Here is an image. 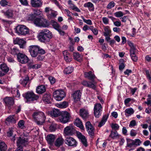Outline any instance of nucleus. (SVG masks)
<instances>
[{
  "mask_svg": "<svg viewBox=\"0 0 151 151\" xmlns=\"http://www.w3.org/2000/svg\"><path fill=\"white\" fill-rule=\"evenodd\" d=\"M52 37V32L49 30L45 29L40 31L39 34L38 38L40 42L46 43L49 42Z\"/></svg>",
  "mask_w": 151,
  "mask_h": 151,
  "instance_id": "1",
  "label": "nucleus"
},
{
  "mask_svg": "<svg viewBox=\"0 0 151 151\" xmlns=\"http://www.w3.org/2000/svg\"><path fill=\"white\" fill-rule=\"evenodd\" d=\"M29 51L31 56L33 58L37 56L38 54H45V51L37 45H31L29 47Z\"/></svg>",
  "mask_w": 151,
  "mask_h": 151,
  "instance_id": "2",
  "label": "nucleus"
},
{
  "mask_svg": "<svg viewBox=\"0 0 151 151\" xmlns=\"http://www.w3.org/2000/svg\"><path fill=\"white\" fill-rule=\"evenodd\" d=\"M32 116L36 123L39 125H42L45 120L44 113L41 112H35L33 114Z\"/></svg>",
  "mask_w": 151,
  "mask_h": 151,
  "instance_id": "3",
  "label": "nucleus"
},
{
  "mask_svg": "<svg viewBox=\"0 0 151 151\" xmlns=\"http://www.w3.org/2000/svg\"><path fill=\"white\" fill-rule=\"evenodd\" d=\"M34 23L36 26L40 27H46L49 25L47 20L42 16L36 18L34 21Z\"/></svg>",
  "mask_w": 151,
  "mask_h": 151,
  "instance_id": "4",
  "label": "nucleus"
},
{
  "mask_svg": "<svg viewBox=\"0 0 151 151\" xmlns=\"http://www.w3.org/2000/svg\"><path fill=\"white\" fill-rule=\"evenodd\" d=\"M16 31L19 35H25L29 33V29L25 26L23 25L17 26L16 28Z\"/></svg>",
  "mask_w": 151,
  "mask_h": 151,
  "instance_id": "5",
  "label": "nucleus"
},
{
  "mask_svg": "<svg viewBox=\"0 0 151 151\" xmlns=\"http://www.w3.org/2000/svg\"><path fill=\"white\" fill-rule=\"evenodd\" d=\"M25 98L28 101L37 100L39 98L38 95L35 94L32 91H28L25 94Z\"/></svg>",
  "mask_w": 151,
  "mask_h": 151,
  "instance_id": "6",
  "label": "nucleus"
},
{
  "mask_svg": "<svg viewBox=\"0 0 151 151\" xmlns=\"http://www.w3.org/2000/svg\"><path fill=\"white\" fill-rule=\"evenodd\" d=\"M65 94L62 90H57L53 92V97L57 101H60L65 97Z\"/></svg>",
  "mask_w": 151,
  "mask_h": 151,
  "instance_id": "7",
  "label": "nucleus"
},
{
  "mask_svg": "<svg viewBox=\"0 0 151 151\" xmlns=\"http://www.w3.org/2000/svg\"><path fill=\"white\" fill-rule=\"evenodd\" d=\"M70 116L68 112L67 111H63L59 115V119L61 122L65 124L68 122Z\"/></svg>",
  "mask_w": 151,
  "mask_h": 151,
  "instance_id": "8",
  "label": "nucleus"
},
{
  "mask_svg": "<svg viewBox=\"0 0 151 151\" xmlns=\"http://www.w3.org/2000/svg\"><path fill=\"white\" fill-rule=\"evenodd\" d=\"M86 127L87 131L91 137L93 138L94 135V130L93 127L90 122L86 123Z\"/></svg>",
  "mask_w": 151,
  "mask_h": 151,
  "instance_id": "9",
  "label": "nucleus"
},
{
  "mask_svg": "<svg viewBox=\"0 0 151 151\" xmlns=\"http://www.w3.org/2000/svg\"><path fill=\"white\" fill-rule=\"evenodd\" d=\"M102 109V107L101 104L96 103L95 105L93 110L94 115L96 117H99L101 115Z\"/></svg>",
  "mask_w": 151,
  "mask_h": 151,
  "instance_id": "10",
  "label": "nucleus"
},
{
  "mask_svg": "<svg viewBox=\"0 0 151 151\" xmlns=\"http://www.w3.org/2000/svg\"><path fill=\"white\" fill-rule=\"evenodd\" d=\"M17 144L18 146H25L28 144V139L27 137L26 136H21L18 138Z\"/></svg>",
  "mask_w": 151,
  "mask_h": 151,
  "instance_id": "11",
  "label": "nucleus"
},
{
  "mask_svg": "<svg viewBox=\"0 0 151 151\" xmlns=\"http://www.w3.org/2000/svg\"><path fill=\"white\" fill-rule=\"evenodd\" d=\"M18 61L22 64H25L28 62L29 60L28 57L24 54L20 53L17 56Z\"/></svg>",
  "mask_w": 151,
  "mask_h": 151,
  "instance_id": "12",
  "label": "nucleus"
},
{
  "mask_svg": "<svg viewBox=\"0 0 151 151\" xmlns=\"http://www.w3.org/2000/svg\"><path fill=\"white\" fill-rule=\"evenodd\" d=\"M64 133L66 135H72L75 132V129L72 124H70L65 127L64 130Z\"/></svg>",
  "mask_w": 151,
  "mask_h": 151,
  "instance_id": "13",
  "label": "nucleus"
},
{
  "mask_svg": "<svg viewBox=\"0 0 151 151\" xmlns=\"http://www.w3.org/2000/svg\"><path fill=\"white\" fill-rule=\"evenodd\" d=\"M18 119L14 115H12L9 116L6 119L5 121V123L8 125L11 124L15 123Z\"/></svg>",
  "mask_w": 151,
  "mask_h": 151,
  "instance_id": "14",
  "label": "nucleus"
},
{
  "mask_svg": "<svg viewBox=\"0 0 151 151\" xmlns=\"http://www.w3.org/2000/svg\"><path fill=\"white\" fill-rule=\"evenodd\" d=\"M65 143L70 146H76L77 142L76 140L71 137H67L65 140Z\"/></svg>",
  "mask_w": 151,
  "mask_h": 151,
  "instance_id": "15",
  "label": "nucleus"
},
{
  "mask_svg": "<svg viewBox=\"0 0 151 151\" xmlns=\"http://www.w3.org/2000/svg\"><path fill=\"white\" fill-rule=\"evenodd\" d=\"M14 99L11 97H6L4 99V101L6 106L11 108L14 104Z\"/></svg>",
  "mask_w": 151,
  "mask_h": 151,
  "instance_id": "16",
  "label": "nucleus"
},
{
  "mask_svg": "<svg viewBox=\"0 0 151 151\" xmlns=\"http://www.w3.org/2000/svg\"><path fill=\"white\" fill-rule=\"evenodd\" d=\"M81 83L83 86L86 87L91 88L94 90L96 89V88L95 85L92 82L84 80Z\"/></svg>",
  "mask_w": 151,
  "mask_h": 151,
  "instance_id": "17",
  "label": "nucleus"
},
{
  "mask_svg": "<svg viewBox=\"0 0 151 151\" xmlns=\"http://www.w3.org/2000/svg\"><path fill=\"white\" fill-rule=\"evenodd\" d=\"M31 4L34 7H40L42 5L41 0H31Z\"/></svg>",
  "mask_w": 151,
  "mask_h": 151,
  "instance_id": "18",
  "label": "nucleus"
},
{
  "mask_svg": "<svg viewBox=\"0 0 151 151\" xmlns=\"http://www.w3.org/2000/svg\"><path fill=\"white\" fill-rule=\"evenodd\" d=\"M14 42L15 44H18L20 48H24L25 42L24 40L21 39H16L14 40Z\"/></svg>",
  "mask_w": 151,
  "mask_h": 151,
  "instance_id": "19",
  "label": "nucleus"
},
{
  "mask_svg": "<svg viewBox=\"0 0 151 151\" xmlns=\"http://www.w3.org/2000/svg\"><path fill=\"white\" fill-rule=\"evenodd\" d=\"M85 77L93 81L96 78L94 73L91 71L88 72H85L84 73Z\"/></svg>",
  "mask_w": 151,
  "mask_h": 151,
  "instance_id": "20",
  "label": "nucleus"
},
{
  "mask_svg": "<svg viewBox=\"0 0 151 151\" xmlns=\"http://www.w3.org/2000/svg\"><path fill=\"white\" fill-rule=\"evenodd\" d=\"M81 94L80 91H77L73 94L72 96L75 101H78L80 99Z\"/></svg>",
  "mask_w": 151,
  "mask_h": 151,
  "instance_id": "21",
  "label": "nucleus"
},
{
  "mask_svg": "<svg viewBox=\"0 0 151 151\" xmlns=\"http://www.w3.org/2000/svg\"><path fill=\"white\" fill-rule=\"evenodd\" d=\"M65 60L67 62H69L71 61L72 58L70 53L66 50L63 52Z\"/></svg>",
  "mask_w": 151,
  "mask_h": 151,
  "instance_id": "22",
  "label": "nucleus"
},
{
  "mask_svg": "<svg viewBox=\"0 0 151 151\" xmlns=\"http://www.w3.org/2000/svg\"><path fill=\"white\" fill-rule=\"evenodd\" d=\"M55 137V135L53 134H49L46 137V140L47 142L50 145H51L54 142Z\"/></svg>",
  "mask_w": 151,
  "mask_h": 151,
  "instance_id": "23",
  "label": "nucleus"
},
{
  "mask_svg": "<svg viewBox=\"0 0 151 151\" xmlns=\"http://www.w3.org/2000/svg\"><path fill=\"white\" fill-rule=\"evenodd\" d=\"M120 136V135L118 134L116 130H112L109 135V137H110L113 139H117Z\"/></svg>",
  "mask_w": 151,
  "mask_h": 151,
  "instance_id": "24",
  "label": "nucleus"
},
{
  "mask_svg": "<svg viewBox=\"0 0 151 151\" xmlns=\"http://www.w3.org/2000/svg\"><path fill=\"white\" fill-rule=\"evenodd\" d=\"M74 59L79 62L82 61L83 56L78 52H74L73 53Z\"/></svg>",
  "mask_w": 151,
  "mask_h": 151,
  "instance_id": "25",
  "label": "nucleus"
},
{
  "mask_svg": "<svg viewBox=\"0 0 151 151\" xmlns=\"http://www.w3.org/2000/svg\"><path fill=\"white\" fill-rule=\"evenodd\" d=\"M2 12L4 15L9 18H12L13 16V11L11 9H9L6 12L3 11Z\"/></svg>",
  "mask_w": 151,
  "mask_h": 151,
  "instance_id": "26",
  "label": "nucleus"
},
{
  "mask_svg": "<svg viewBox=\"0 0 151 151\" xmlns=\"http://www.w3.org/2000/svg\"><path fill=\"white\" fill-rule=\"evenodd\" d=\"M75 124L82 130H84L82 123L79 118H77L74 122Z\"/></svg>",
  "mask_w": 151,
  "mask_h": 151,
  "instance_id": "27",
  "label": "nucleus"
},
{
  "mask_svg": "<svg viewBox=\"0 0 151 151\" xmlns=\"http://www.w3.org/2000/svg\"><path fill=\"white\" fill-rule=\"evenodd\" d=\"M41 65L40 64H34L32 62L29 63V68L30 69H37L40 68Z\"/></svg>",
  "mask_w": 151,
  "mask_h": 151,
  "instance_id": "28",
  "label": "nucleus"
},
{
  "mask_svg": "<svg viewBox=\"0 0 151 151\" xmlns=\"http://www.w3.org/2000/svg\"><path fill=\"white\" fill-rule=\"evenodd\" d=\"M64 140L61 137L58 138L55 142V145L57 147H59L62 145L63 143Z\"/></svg>",
  "mask_w": 151,
  "mask_h": 151,
  "instance_id": "29",
  "label": "nucleus"
},
{
  "mask_svg": "<svg viewBox=\"0 0 151 151\" xmlns=\"http://www.w3.org/2000/svg\"><path fill=\"white\" fill-rule=\"evenodd\" d=\"M83 6L86 8H88L90 11H93L94 8L93 4L91 2H88L84 4Z\"/></svg>",
  "mask_w": 151,
  "mask_h": 151,
  "instance_id": "30",
  "label": "nucleus"
},
{
  "mask_svg": "<svg viewBox=\"0 0 151 151\" xmlns=\"http://www.w3.org/2000/svg\"><path fill=\"white\" fill-rule=\"evenodd\" d=\"M45 87L43 85L37 86L36 88L37 92L39 94H42L45 92Z\"/></svg>",
  "mask_w": 151,
  "mask_h": 151,
  "instance_id": "31",
  "label": "nucleus"
},
{
  "mask_svg": "<svg viewBox=\"0 0 151 151\" xmlns=\"http://www.w3.org/2000/svg\"><path fill=\"white\" fill-rule=\"evenodd\" d=\"M80 114L82 117L85 118L88 116V111L84 109H81L80 110Z\"/></svg>",
  "mask_w": 151,
  "mask_h": 151,
  "instance_id": "32",
  "label": "nucleus"
},
{
  "mask_svg": "<svg viewBox=\"0 0 151 151\" xmlns=\"http://www.w3.org/2000/svg\"><path fill=\"white\" fill-rule=\"evenodd\" d=\"M60 114V111L58 109H54L50 112V115L52 117H57Z\"/></svg>",
  "mask_w": 151,
  "mask_h": 151,
  "instance_id": "33",
  "label": "nucleus"
},
{
  "mask_svg": "<svg viewBox=\"0 0 151 151\" xmlns=\"http://www.w3.org/2000/svg\"><path fill=\"white\" fill-rule=\"evenodd\" d=\"M104 32H103V34L104 36H110L111 31L109 26H104Z\"/></svg>",
  "mask_w": 151,
  "mask_h": 151,
  "instance_id": "34",
  "label": "nucleus"
},
{
  "mask_svg": "<svg viewBox=\"0 0 151 151\" xmlns=\"http://www.w3.org/2000/svg\"><path fill=\"white\" fill-rule=\"evenodd\" d=\"M43 100L47 103H49L50 102L51 100V95L50 93H46L44 95L42 98Z\"/></svg>",
  "mask_w": 151,
  "mask_h": 151,
  "instance_id": "35",
  "label": "nucleus"
},
{
  "mask_svg": "<svg viewBox=\"0 0 151 151\" xmlns=\"http://www.w3.org/2000/svg\"><path fill=\"white\" fill-rule=\"evenodd\" d=\"M29 80L28 76L27 75L23 80H21L19 82L23 86L25 87Z\"/></svg>",
  "mask_w": 151,
  "mask_h": 151,
  "instance_id": "36",
  "label": "nucleus"
},
{
  "mask_svg": "<svg viewBox=\"0 0 151 151\" xmlns=\"http://www.w3.org/2000/svg\"><path fill=\"white\" fill-rule=\"evenodd\" d=\"M79 138L81 139L83 144L86 147L87 146V141L85 136L80 133L78 134Z\"/></svg>",
  "mask_w": 151,
  "mask_h": 151,
  "instance_id": "37",
  "label": "nucleus"
},
{
  "mask_svg": "<svg viewBox=\"0 0 151 151\" xmlns=\"http://www.w3.org/2000/svg\"><path fill=\"white\" fill-rule=\"evenodd\" d=\"M68 104L66 101H63L62 103L56 104V106L60 108H65L67 107L68 106Z\"/></svg>",
  "mask_w": 151,
  "mask_h": 151,
  "instance_id": "38",
  "label": "nucleus"
},
{
  "mask_svg": "<svg viewBox=\"0 0 151 151\" xmlns=\"http://www.w3.org/2000/svg\"><path fill=\"white\" fill-rule=\"evenodd\" d=\"M108 116L106 115L103 116L101 122H100L98 126L99 127H101L105 124L107 119Z\"/></svg>",
  "mask_w": 151,
  "mask_h": 151,
  "instance_id": "39",
  "label": "nucleus"
},
{
  "mask_svg": "<svg viewBox=\"0 0 151 151\" xmlns=\"http://www.w3.org/2000/svg\"><path fill=\"white\" fill-rule=\"evenodd\" d=\"M133 109L132 108H129L126 109L125 111V115L127 116L131 115L134 113Z\"/></svg>",
  "mask_w": 151,
  "mask_h": 151,
  "instance_id": "40",
  "label": "nucleus"
},
{
  "mask_svg": "<svg viewBox=\"0 0 151 151\" xmlns=\"http://www.w3.org/2000/svg\"><path fill=\"white\" fill-rule=\"evenodd\" d=\"M1 68L3 72L6 73L8 72L9 70V67H7L5 63L1 65Z\"/></svg>",
  "mask_w": 151,
  "mask_h": 151,
  "instance_id": "41",
  "label": "nucleus"
},
{
  "mask_svg": "<svg viewBox=\"0 0 151 151\" xmlns=\"http://www.w3.org/2000/svg\"><path fill=\"white\" fill-rule=\"evenodd\" d=\"M7 146L4 142H0V150L1 151H5Z\"/></svg>",
  "mask_w": 151,
  "mask_h": 151,
  "instance_id": "42",
  "label": "nucleus"
},
{
  "mask_svg": "<svg viewBox=\"0 0 151 151\" xmlns=\"http://www.w3.org/2000/svg\"><path fill=\"white\" fill-rule=\"evenodd\" d=\"M73 70V68L72 67H68L66 68L64 71V73L68 74L71 73Z\"/></svg>",
  "mask_w": 151,
  "mask_h": 151,
  "instance_id": "43",
  "label": "nucleus"
},
{
  "mask_svg": "<svg viewBox=\"0 0 151 151\" xmlns=\"http://www.w3.org/2000/svg\"><path fill=\"white\" fill-rule=\"evenodd\" d=\"M127 146L130 147H131L133 146H134V140L130 139H127Z\"/></svg>",
  "mask_w": 151,
  "mask_h": 151,
  "instance_id": "44",
  "label": "nucleus"
},
{
  "mask_svg": "<svg viewBox=\"0 0 151 151\" xmlns=\"http://www.w3.org/2000/svg\"><path fill=\"white\" fill-rule=\"evenodd\" d=\"M70 8L72 10H74L78 12H80L81 10L73 4H71L69 6Z\"/></svg>",
  "mask_w": 151,
  "mask_h": 151,
  "instance_id": "45",
  "label": "nucleus"
},
{
  "mask_svg": "<svg viewBox=\"0 0 151 151\" xmlns=\"http://www.w3.org/2000/svg\"><path fill=\"white\" fill-rule=\"evenodd\" d=\"M11 53L14 55H17L18 54H20L19 50L16 48H13L12 49L11 51Z\"/></svg>",
  "mask_w": 151,
  "mask_h": 151,
  "instance_id": "46",
  "label": "nucleus"
},
{
  "mask_svg": "<svg viewBox=\"0 0 151 151\" xmlns=\"http://www.w3.org/2000/svg\"><path fill=\"white\" fill-rule=\"evenodd\" d=\"M24 124V121L22 120H20L19 121L18 124L19 127L22 129H23L25 127Z\"/></svg>",
  "mask_w": 151,
  "mask_h": 151,
  "instance_id": "47",
  "label": "nucleus"
},
{
  "mask_svg": "<svg viewBox=\"0 0 151 151\" xmlns=\"http://www.w3.org/2000/svg\"><path fill=\"white\" fill-rule=\"evenodd\" d=\"M114 14L117 17H120L123 16L124 14L122 12L118 11L115 12Z\"/></svg>",
  "mask_w": 151,
  "mask_h": 151,
  "instance_id": "48",
  "label": "nucleus"
},
{
  "mask_svg": "<svg viewBox=\"0 0 151 151\" xmlns=\"http://www.w3.org/2000/svg\"><path fill=\"white\" fill-rule=\"evenodd\" d=\"M52 25L53 28L57 30H58L60 28L59 24L56 22H52Z\"/></svg>",
  "mask_w": 151,
  "mask_h": 151,
  "instance_id": "49",
  "label": "nucleus"
},
{
  "mask_svg": "<svg viewBox=\"0 0 151 151\" xmlns=\"http://www.w3.org/2000/svg\"><path fill=\"white\" fill-rule=\"evenodd\" d=\"M33 12L34 14L37 16H41L42 15V12L40 11L38 9H34Z\"/></svg>",
  "mask_w": 151,
  "mask_h": 151,
  "instance_id": "50",
  "label": "nucleus"
},
{
  "mask_svg": "<svg viewBox=\"0 0 151 151\" xmlns=\"http://www.w3.org/2000/svg\"><path fill=\"white\" fill-rule=\"evenodd\" d=\"M57 125L56 124H52L49 127V129L50 131L53 132L56 129Z\"/></svg>",
  "mask_w": 151,
  "mask_h": 151,
  "instance_id": "51",
  "label": "nucleus"
},
{
  "mask_svg": "<svg viewBox=\"0 0 151 151\" xmlns=\"http://www.w3.org/2000/svg\"><path fill=\"white\" fill-rule=\"evenodd\" d=\"M111 127L112 128L114 129V130H118L119 128V125L116 123H112L111 125Z\"/></svg>",
  "mask_w": 151,
  "mask_h": 151,
  "instance_id": "52",
  "label": "nucleus"
},
{
  "mask_svg": "<svg viewBox=\"0 0 151 151\" xmlns=\"http://www.w3.org/2000/svg\"><path fill=\"white\" fill-rule=\"evenodd\" d=\"M14 128L12 127L10 128H9V130L7 132V136L10 137L12 135L13 132H14Z\"/></svg>",
  "mask_w": 151,
  "mask_h": 151,
  "instance_id": "53",
  "label": "nucleus"
},
{
  "mask_svg": "<svg viewBox=\"0 0 151 151\" xmlns=\"http://www.w3.org/2000/svg\"><path fill=\"white\" fill-rule=\"evenodd\" d=\"M115 5V3L113 1L110 2L107 5V8L108 9H111Z\"/></svg>",
  "mask_w": 151,
  "mask_h": 151,
  "instance_id": "54",
  "label": "nucleus"
},
{
  "mask_svg": "<svg viewBox=\"0 0 151 151\" xmlns=\"http://www.w3.org/2000/svg\"><path fill=\"white\" fill-rule=\"evenodd\" d=\"M35 19V16L33 14H30L28 15V19L29 20L34 21Z\"/></svg>",
  "mask_w": 151,
  "mask_h": 151,
  "instance_id": "55",
  "label": "nucleus"
},
{
  "mask_svg": "<svg viewBox=\"0 0 151 151\" xmlns=\"http://www.w3.org/2000/svg\"><path fill=\"white\" fill-rule=\"evenodd\" d=\"M81 18L82 19L83 21L86 23L87 24H89V25H91L92 24V23L90 19L86 20L83 17V16L81 17Z\"/></svg>",
  "mask_w": 151,
  "mask_h": 151,
  "instance_id": "56",
  "label": "nucleus"
},
{
  "mask_svg": "<svg viewBox=\"0 0 151 151\" xmlns=\"http://www.w3.org/2000/svg\"><path fill=\"white\" fill-rule=\"evenodd\" d=\"M134 146L135 145L136 146L139 145L141 143L140 140L138 139H136L134 140Z\"/></svg>",
  "mask_w": 151,
  "mask_h": 151,
  "instance_id": "57",
  "label": "nucleus"
},
{
  "mask_svg": "<svg viewBox=\"0 0 151 151\" xmlns=\"http://www.w3.org/2000/svg\"><path fill=\"white\" fill-rule=\"evenodd\" d=\"M136 50V47L130 48V55H135Z\"/></svg>",
  "mask_w": 151,
  "mask_h": 151,
  "instance_id": "58",
  "label": "nucleus"
},
{
  "mask_svg": "<svg viewBox=\"0 0 151 151\" xmlns=\"http://www.w3.org/2000/svg\"><path fill=\"white\" fill-rule=\"evenodd\" d=\"M0 4L1 6H4L8 4V2L6 0H1Z\"/></svg>",
  "mask_w": 151,
  "mask_h": 151,
  "instance_id": "59",
  "label": "nucleus"
},
{
  "mask_svg": "<svg viewBox=\"0 0 151 151\" xmlns=\"http://www.w3.org/2000/svg\"><path fill=\"white\" fill-rule=\"evenodd\" d=\"M102 21L104 24H108L109 23V20L106 17H103Z\"/></svg>",
  "mask_w": 151,
  "mask_h": 151,
  "instance_id": "60",
  "label": "nucleus"
},
{
  "mask_svg": "<svg viewBox=\"0 0 151 151\" xmlns=\"http://www.w3.org/2000/svg\"><path fill=\"white\" fill-rule=\"evenodd\" d=\"M21 4L27 6L28 4L27 0H19Z\"/></svg>",
  "mask_w": 151,
  "mask_h": 151,
  "instance_id": "61",
  "label": "nucleus"
},
{
  "mask_svg": "<svg viewBox=\"0 0 151 151\" xmlns=\"http://www.w3.org/2000/svg\"><path fill=\"white\" fill-rule=\"evenodd\" d=\"M49 80L50 81L51 83V84H54L55 81V78L52 76H50L49 77Z\"/></svg>",
  "mask_w": 151,
  "mask_h": 151,
  "instance_id": "62",
  "label": "nucleus"
},
{
  "mask_svg": "<svg viewBox=\"0 0 151 151\" xmlns=\"http://www.w3.org/2000/svg\"><path fill=\"white\" fill-rule=\"evenodd\" d=\"M136 125V122L135 120H133L131 121L130 124H129V127H133Z\"/></svg>",
  "mask_w": 151,
  "mask_h": 151,
  "instance_id": "63",
  "label": "nucleus"
},
{
  "mask_svg": "<svg viewBox=\"0 0 151 151\" xmlns=\"http://www.w3.org/2000/svg\"><path fill=\"white\" fill-rule=\"evenodd\" d=\"M130 56L133 61L134 62H136L137 61L138 58L136 54L134 55H131Z\"/></svg>",
  "mask_w": 151,
  "mask_h": 151,
  "instance_id": "64",
  "label": "nucleus"
}]
</instances>
